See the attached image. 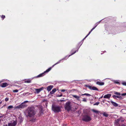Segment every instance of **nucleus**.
<instances>
[{
    "label": "nucleus",
    "mask_w": 126,
    "mask_h": 126,
    "mask_svg": "<svg viewBox=\"0 0 126 126\" xmlns=\"http://www.w3.org/2000/svg\"><path fill=\"white\" fill-rule=\"evenodd\" d=\"M28 116L30 117H33L36 114L35 108L33 106L29 107L27 110Z\"/></svg>",
    "instance_id": "1"
},
{
    "label": "nucleus",
    "mask_w": 126,
    "mask_h": 126,
    "mask_svg": "<svg viewBox=\"0 0 126 126\" xmlns=\"http://www.w3.org/2000/svg\"><path fill=\"white\" fill-rule=\"evenodd\" d=\"M52 109L55 113H57L60 111L61 108L59 106L53 105L52 106Z\"/></svg>",
    "instance_id": "2"
},
{
    "label": "nucleus",
    "mask_w": 126,
    "mask_h": 126,
    "mask_svg": "<svg viewBox=\"0 0 126 126\" xmlns=\"http://www.w3.org/2000/svg\"><path fill=\"white\" fill-rule=\"evenodd\" d=\"M92 119L91 117L89 115H86L83 117L82 120L85 122H88L90 121Z\"/></svg>",
    "instance_id": "3"
},
{
    "label": "nucleus",
    "mask_w": 126,
    "mask_h": 126,
    "mask_svg": "<svg viewBox=\"0 0 126 126\" xmlns=\"http://www.w3.org/2000/svg\"><path fill=\"white\" fill-rule=\"evenodd\" d=\"M70 102L69 101L67 102L65 104V109L67 111H69L71 109V106L70 105Z\"/></svg>",
    "instance_id": "4"
},
{
    "label": "nucleus",
    "mask_w": 126,
    "mask_h": 126,
    "mask_svg": "<svg viewBox=\"0 0 126 126\" xmlns=\"http://www.w3.org/2000/svg\"><path fill=\"white\" fill-rule=\"evenodd\" d=\"M51 68L50 67L48 69H47L46 70V71H45L43 73H41L39 75H38L37 76L35 77V78H38L40 77H42L44 75L45 73H47L48 72H49L51 69Z\"/></svg>",
    "instance_id": "5"
},
{
    "label": "nucleus",
    "mask_w": 126,
    "mask_h": 126,
    "mask_svg": "<svg viewBox=\"0 0 126 126\" xmlns=\"http://www.w3.org/2000/svg\"><path fill=\"white\" fill-rule=\"evenodd\" d=\"M78 50L77 51H75L74 52V53H72V54L71 55H70L69 56H66L65 58H63V59L60 60L59 61H58L56 63H55V65H56L58 63H60L61 61L63 60H66V59H65V58H68L70 56H71V55H73V54H74L77 51H78Z\"/></svg>",
    "instance_id": "6"
},
{
    "label": "nucleus",
    "mask_w": 126,
    "mask_h": 126,
    "mask_svg": "<svg viewBox=\"0 0 126 126\" xmlns=\"http://www.w3.org/2000/svg\"><path fill=\"white\" fill-rule=\"evenodd\" d=\"M17 123V122L16 121L11 122L8 123V126H15Z\"/></svg>",
    "instance_id": "7"
},
{
    "label": "nucleus",
    "mask_w": 126,
    "mask_h": 126,
    "mask_svg": "<svg viewBox=\"0 0 126 126\" xmlns=\"http://www.w3.org/2000/svg\"><path fill=\"white\" fill-rule=\"evenodd\" d=\"M27 106V105L25 104L22 103L19 106L16 107L18 108H23Z\"/></svg>",
    "instance_id": "8"
},
{
    "label": "nucleus",
    "mask_w": 126,
    "mask_h": 126,
    "mask_svg": "<svg viewBox=\"0 0 126 126\" xmlns=\"http://www.w3.org/2000/svg\"><path fill=\"white\" fill-rule=\"evenodd\" d=\"M81 96V94L79 95V96L77 95H72V96L73 97L75 98L78 100V101L80 100V98Z\"/></svg>",
    "instance_id": "9"
},
{
    "label": "nucleus",
    "mask_w": 126,
    "mask_h": 126,
    "mask_svg": "<svg viewBox=\"0 0 126 126\" xmlns=\"http://www.w3.org/2000/svg\"><path fill=\"white\" fill-rule=\"evenodd\" d=\"M111 94H107L105 95L103 97L104 98H109L111 96Z\"/></svg>",
    "instance_id": "10"
},
{
    "label": "nucleus",
    "mask_w": 126,
    "mask_h": 126,
    "mask_svg": "<svg viewBox=\"0 0 126 126\" xmlns=\"http://www.w3.org/2000/svg\"><path fill=\"white\" fill-rule=\"evenodd\" d=\"M53 87V86L52 85H50L48 86L47 88V90L48 92L50 91V90Z\"/></svg>",
    "instance_id": "11"
},
{
    "label": "nucleus",
    "mask_w": 126,
    "mask_h": 126,
    "mask_svg": "<svg viewBox=\"0 0 126 126\" xmlns=\"http://www.w3.org/2000/svg\"><path fill=\"white\" fill-rule=\"evenodd\" d=\"M7 86H8V84L6 82L3 83L0 85V86L2 87H5Z\"/></svg>",
    "instance_id": "12"
},
{
    "label": "nucleus",
    "mask_w": 126,
    "mask_h": 126,
    "mask_svg": "<svg viewBox=\"0 0 126 126\" xmlns=\"http://www.w3.org/2000/svg\"><path fill=\"white\" fill-rule=\"evenodd\" d=\"M43 89V87L38 89H36L35 90L37 93H39Z\"/></svg>",
    "instance_id": "13"
},
{
    "label": "nucleus",
    "mask_w": 126,
    "mask_h": 126,
    "mask_svg": "<svg viewBox=\"0 0 126 126\" xmlns=\"http://www.w3.org/2000/svg\"><path fill=\"white\" fill-rule=\"evenodd\" d=\"M111 104L114 106L115 107H117L118 106V104L116 103L115 102H114L113 101L111 102Z\"/></svg>",
    "instance_id": "14"
},
{
    "label": "nucleus",
    "mask_w": 126,
    "mask_h": 126,
    "mask_svg": "<svg viewBox=\"0 0 126 126\" xmlns=\"http://www.w3.org/2000/svg\"><path fill=\"white\" fill-rule=\"evenodd\" d=\"M96 84H97L98 85H102L104 84V83L103 82H100L99 81H97L96 82Z\"/></svg>",
    "instance_id": "15"
},
{
    "label": "nucleus",
    "mask_w": 126,
    "mask_h": 126,
    "mask_svg": "<svg viewBox=\"0 0 126 126\" xmlns=\"http://www.w3.org/2000/svg\"><path fill=\"white\" fill-rule=\"evenodd\" d=\"M56 91V88H54L50 92V94H53Z\"/></svg>",
    "instance_id": "16"
},
{
    "label": "nucleus",
    "mask_w": 126,
    "mask_h": 126,
    "mask_svg": "<svg viewBox=\"0 0 126 126\" xmlns=\"http://www.w3.org/2000/svg\"><path fill=\"white\" fill-rule=\"evenodd\" d=\"M112 81H113L114 82L115 84H120V83L119 82L118 80H111Z\"/></svg>",
    "instance_id": "17"
},
{
    "label": "nucleus",
    "mask_w": 126,
    "mask_h": 126,
    "mask_svg": "<svg viewBox=\"0 0 126 126\" xmlns=\"http://www.w3.org/2000/svg\"><path fill=\"white\" fill-rule=\"evenodd\" d=\"M113 97L114 98H115L116 97H117V98H121V96H117V95H113Z\"/></svg>",
    "instance_id": "18"
},
{
    "label": "nucleus",
    "mask_w": 126,
    "mask_h": 126,
    "mask_svg": "<svg viewBox=\"0 0 126 126\" xmlns=\"http://www.w3.org/2000/svg\"><path fill=\"white\" fill-rule=\"evenodd\" d=\"M81 95H86L88 96H89L91 95L90 94L87 93H85L84 94H82Z\"/></svg>",
    "instance_id": "19"
},
{
    "label": "nucleus",
    "mask_w": 126,
    "mask_h": 126,
    "mask_svg": "<svg viewBox=\"0 0 126 126\" xmlns=\"http://www.w3.org/2000/svg\"><path fill=\"white\" fill-rule=\"evenodd\" d=\"M103 114V116H105L106 117H107L108 116V115L105 112H104Z\"/></svg>",
    "instance_id": "20"
},
{
    "label": "nucleus",
    "mask_w": 126,
    "mask_h": 126,
    "mask_svg": "<svg viewBox=\"0 0 126 126\" xmlns=\"http://www.w3.org/2000/svg\"><path fill=\"white\" fill-rule=\"evenodd\" d=\"M92 90H98V89L96 87H92Z\"/></svg>",
    "instance_id": "21"
},
{
    "label": "nucleus",
    "mask_w": 126,
    "mask_h": 126,
    "mask_svg": "<svg viewBox=\"0 0 126 126\" xmlns=\"http://www.w3.org/2000/svg\"><path fill=\"white\" fill-rule=\"evenodd\" d=\"M31 80L30 79H28L26 80L25 81V82H26V83H30L31 82Z\"/></svg>",
    "instance_id": "22"
},
{
    "label": "nucleus",
    "mask_w": 126,
    "mask_h": 126,
    "mask_svg": "<svg viewBox=\"0 0 126 126\" xmlns=\"http://www.w3.org/2000/svg\"><path fill=\"white\" fill-rule=\"evenodd\" d=\"M92 111H93L94 112L96 113H98V111L96 110H94V109L92 110Z\"/></svg>",
    "instance_id": "23"
},
{
    "label": "nucleus",
    "mask_w": 126,
    "mask_h": 126,
    "mask_svg": "<svg viewBox=\"0 0 126 126\" xmlns=\"http://www.w3.org/2000/svg\"><path fill=\"white\" fill-rule=\"evenodd\" d=\"M36 120L35 118H32L30 120V121L33 122H35Z\"/></svg>",
    "instance_id": "24"
},
{
    "label": "nucleus",
    "mask_w": 126,
    "mask_h": 126,
    "mask_svg": "<svg viewBox=\"0 0 126 126\" xmlns=\"http://www.w3.org/2000/svg\"><path fill=\"white\" fill-rule=\"evenodd\" d=\"M13 107L12 106V105H10L8 106V107L7 108L8 109H12L13 108Z\"/></svg>",
    "instance_id": "25"
},
{
    "label": "nucleus",
    "mask_w": 126,
    "mask_h": 126,
    "mask_svg": "<svg viewBox=\"0 0 126 126\" xmlns=\"http://www.w3.org/2000/svg\"><path fill=\"white\" fill-rule=\"evenodd\" d=\"M101 21H99V22H97L95 24V27H96L97 26V25L99 24V23H100V22Z\"/></svg>",
    "instance_id": "26"
},
{
    "label": "nucleus",
    "mask_w": 126,
    "mask_h": 126,
    "mask_svg": "<svg viewBox=\"0 0 126 126\" xmlns=\"http://www.w3.org/2000/svg\"><path fill=\"white\" fill-rule=\"evenodd\" d=\"M114 94H115L118 95H121V94L120 93H118L117 92H115L114 93Z\"/></svg>",
    "instance_id": "27"
},
{
    "label": "nucleus",
    "mask_w": 126,
    "mask_h": 126,
    "mask_svg": "<svg viewBox=\"0 0 126 126\" xmlns=\"http://www.w3.org/2000/svg\"><path fill=\"white\" fill-rule=\"evenodd\" d=\"M100 103L99 102H97L95 103L94 104V105H98Z\"/></svg>",
    "instance_id": "28"
},
{
    "label": "nucleus",
    "mask_w": 126,
    "mask_h": 126,
    "mask_svg": "<svg viewBox=\"0 0 126 126\" xmlns=\"http://www.w3.org/2000/svg\"><path fill=\"white\" fill-rule=\"evenodd\" d=\"M18 90L17 89H16V90H13V92H15V93L17 92H18Z\"/></svg>",
    "instance_id": "29"
},
{
    "label": "nucleus",
    "mask_w": 126,
    "mask_h": 126,
    "mask_svg": "<svg viewBox=\"0 0 126 126\" xmlns=\"http://www.w3.org/2000/svg\"><path fill=\"white\" fill-rule=\"evenodd\" d=\"M122 84L126 86V82H124L122 83Z\"/></svg>",
    "instance_id": "30"
},
{
    "label": "nucleus",
    "mask_w": 126,
    "mask_h": 126,
    "mask_svg": "<svg viewBox=\"0 0 126 126\" xmlns=\"http://www.w3.org/2000/svg\"><path fill=\"white\" fill-rule=\"evenodd\" d=\"M119 121V120L117 119V120H115V123H116L117 124L118 123V122Z\"/></svg>",
    "instance_id": "31"
},
{
    "label": "nucleus",
    "mask_w": 126,
    "mask_h": 126,
    "mask_svg": "<svg viewBox=\"0 0 126 126\" xmlns=\"http://www.w3.org/2000/svg\"><path fill=\"white\" fill-rule=\"evenodd\" d=\"M83 41H81L79 43V45H80V46L79 47L81 46L82 45V44L83 43Z\"/></svg>",
    "instance_id": "32"
},
{
    "label": "nucleus",
    "mask_w": 126,
    "mask_h": 126,
    "mask_svg": "<svg viewBox=\"0 0 126 126\" xmlns=\"http://www.w3.org/2000/svg\"><path fill=\"white\" fill-rule=\"evenodd\" d=\"M82 101L84 102H86L87 100L86 99L84 98L82 100Z\"/></svg>",
    "instance_id": "33"
},
{
    "label": "nucleus",
    "mask_w": 126,
    "mask_h": 126,
    "mask_svg": "<svg viewBox=\"0 0 126 126\" xmlns=\"http://www.w3.org/2000/svg\"><path fill=\"white\" fill-rule=\"evenodd\" d=\"M121 95L122 96H125L126 95V93L122 94H121Z\"/></svg>",
    "instance_id": "34"
},
{
    "label": "nucleus",
    "mask_w": 126,
    "mask_h": 126,
    "mask_svg": "<svg viewBox=\"0 0 126 126\" xmlns=\"http://www.w3.org/2000/svg\"><path fill=\"white\" fill-rule=\"evenodd\" d=\"M1 17L3 18V19L5 18V16L4 15H2L1 16Z\"/></svg>",
    "instance_id": "35"
},
{
    "label": "nucleus",
    "mask_w": 126,
    "mask_h": 126,
    "mask_svg": "<svg viewBox=\"0 0 126 126\" xmlns=\"http://www.w3.org/2000/svg\"><path fill=\"white\" fill-rule=\"evenodd\" d=\"M9 100V98H6L5 99V101H8Z\"/></svg>",
    "instance_id": "36"
},
{
    "label": "nucleus",
    "mask_w": 126,
    "mask_h": 126,
    "mask_svg": "<svg viewBox=\"0 0 126 126\" xmlns=\"http://www.w3.org/2000/svg\"><path fill=\"white\" fill-rule=\"evenodd\" d=\"M66 91V90L65 89H62L61 90V92H64Z\"/></svg>",
    "instance_id": "37"
},
{
    "label": "nucleus",
    "mask_w": 126,
    "mask_h": 126,
    "mask_svg": "<svg viewBox=\"0 0 126 126\" xmlns=\"http://www.w3.org/2000/svg\"><path fill=\"white\" fill-rule=\"evenodd\" d=\"M28 102V101H24V102H23L22 103H23L24 104Z\"/></svg>",
    "instance_id": "38"
},
{
    "label": "nucleus",
    "mask_w": 126,
    "mask_h": 126,
    "mask_svg": "<svg viewBox=\"0 0 126 126\" xmlns=\"http://www.w3.org/2000/svg\"><path fill=\"white\" fill-rule=\"evenodd\" d=\"M28 102V101H24V102H23L22 103H23L24 104Z\"/></svg>",
    "instance_id": "39"
},
{
    "label": "nucleus",
    "mask_w": 126,
    "mask_h": 126,
    "mask_svg": "<svg viewBox=\"0 0 126 126\" xmlns=\"http://www.w3.org/2000/svg\"><path fill=\"white\" fill-rule=\"evenodd\" d=\"M88 88L91 90H92V87H91V86H89Z\"/></svg>",
    "instance_id": "40"
},
{
    "label": "nucleus",
    "mask_w": 126,
    "mask_h": 126,
    "mask_svg": "<svg viewBox=\"0 0 126 126\" xmlns=\"http://www.w3.org/2000/svg\"><path fill=\"white\" fill-rule=\"evenodd\" d=\"M96 27H93L91 30V31H92Z\"/></svg>",
    "instance_id": "41"
},
{
    "label": "nucleus",
    "mask_w": 126,
    "mask_h": 126,
    "mask_svg": "<svg viewBox=\"0 0 126 126\" xmlns=\"http://www.w3.org/2000/svg\"><path fill=\"white\" fill-rule=\"evenodd\" d=\"M90 34L88 33L87 35L86 36V37H87Z\"/></svg>",
    "instance_id": "42"
},
{
    "label": "nucleus",
    "mask_w": 126,
    "mask_h": 126,
    "mask_svg": "<svg viewBox=\"0 0 126 126\" xmlns=\"http://www.w3.org/2000/svg\"><path fill=\"white\" fill-rule=\"evenodd\" d=\"M62 96V94H61V95L58 96V97H59Z\"/></svg>",
    "instance_id": "43"
},
{
    "label": "nucleus",
    "mask_w": 126,
    "mask_h": 126,
    "mask_svg": "<svg viewBox=\"0 0 126 126\" xmlns=\"http://www.w3.org/2000/svg\"><path fill=\"white\" fill-rule=\"evenodd\" d=\"M5 80L4 79H2L1 80V82H2V81H4Z\"/></svg>",
    "instance_id": "44"
},
{
    "label": "nucleus",
    "mask_w": 126,
    "mask_h": 126,
    "mask_svg": "<svg viewBox=\"0 0 126 126\" xmlns=\"http://www.w3.org/2000/svg\"><path fill=\"white\" fill-rule=\"evenodd\" d=\"M2 101H0V105L1 104H2Z\"/></svg>",
    "instance_id": "45"
},
{
    "label": "nucleus",
    "mask_w": 126,
    "mask_h": 126,
    "mask_svg": "<svg viewBox=\"0 0 126 126\" xmlns=\"http://www.w3.org/2000/svg\"><path fill=\"white\" fill-rule=\"evenodd\" d=\"M92 31H91L89 32V33L90 34V33L91 32H92Z\"/></svg>",
    "instance_id": "46"
},
{
    "label": "nucleus",
    "mask_w": 126,
    "mask_h": 126,
    "mask_svg": "<svg viewBox=\"0 0 126 126\" xmlns=\"http://www.w3.org/2000/svg\"><path fill=\"white\" fill-rule=\"evenodd\" d=\"M92 31H91L89 32V33L90 34V33L91 32H92Z\"/></svg>",
    "instance_id": "47"
},
{
    "label": "nucleus",
    "mask_w": 126,
    "mask_h": 126,
    "mask_svg": "<svg viewBox=\"0 0 126 126\" xmlns=\"http://www.w3.org/2000/svg\"><path fill=\"white\" fill-rule=\"evenodd\" d=\"M55 64H54V65H53L52 66V67H53L54 66H55Z\"/></svg>",
    "instance_id": "48"
},
{
    "label": "nucleus",
    "mask_w": 126,
    "mask_h": 126,
    "mask_svg": "<svg viewBox=\"0 0 126 126\" xmlns=\"http://www.w3.org/2000/svg\"><path fill=\"white\" fill-rule=\"evenodd\" d=\"M103 97V96H102L101 97H100V98H102Z\"/></svg>",
    "instance_id": "49"
},
{
    "label": "nucleus",
    "mask_w": 126,
    "mask_h": 126,
    "mask_svg": "<svg viewBox=\"0 0 126 126\" xmlns=\"http://www.w3.org/2000/svg\"><path fill=\"white\" fill-rule=\"evenodd\" d=\"M86 37V36L83 39V40L85 39Z\"/></svg>",
    "instance_id": "50"
},
{
    "label": "nucleus",
    "mask_w": 126,
    "mask_h": 126,
    "mask_svg": "<svg viewBox=\"0 0 126 126\" xmlns=\"http://www.w3.org/2000/svg\"><path fill=\"white\" fill-rule=\"evenodd\" d=\"M72 90H73V91H75L76 90L75 89H72Z\"/></svg>",
    "instance_id": "51"
},
{
    "label": "nucleus",
    "mask_w": 126,
    "mask_h": 126,
    "mask_svg": "<svg viewBox=\"0 0 126 126\" xmlns=\"http://www.w3.org/2000/svg\"><path fill=\"white\" fill-rule=\"evenodd\" d=\"M122 126H125L124 125H123Z\"/></svg>",
    "instance_id": "52"
},
{
    "label": "nucleus",
    "mask_w": 126,
    "mask_h": 126,
    "mask_svg": "<svg viewBox=\"0 0 126 126\" xmlns=\"http://www.w3.org/2000/svg\"><path fill=\"white\" fill-rule=\"evenodd\" d=\"M104 51L105 52H106V51Z\"/></svg>",
    "instance_id": "53"
},
{
    "label": "nucleus",
    "mask_w": 126,
    "mask_h": 126,
    "mask_svg": "<svg viewBox=\"0 0 126 126\" xmlns=\"http://www.w3.org/2000/svg\"><path fill=\"white\" fill-rule=\"evenodd\" d=\"M0 122H1V120H0Z\"/></svg>",
    "instance_id": "54"
},
{
    "label": "nucleus",
    "mask_w": 126,
    "mask_h": 126,
    "mask_svg": "<svg viewBox=\"0 0 126 126\" xmlns=\"http://www.w3.org/2000/svg\"><path fill=\"white\" fill-rule=\"evenodd\" d=\"M101 54H102V53H101Z\"/></svg>",
    "instance_id": "55"
}]
</instances>
